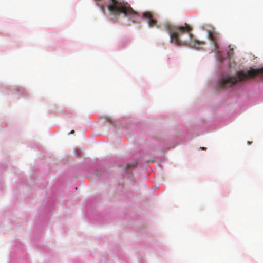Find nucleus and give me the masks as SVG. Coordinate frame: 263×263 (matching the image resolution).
I'll return each mask as SVG.
<instances>
[{"label": "nucleus", "mask_w": 263, "mask_h": 263, "mask_svg": "<svg viewBox=\"0 0 263 263\" xmlns=\"http://www.w3.org/2000/svg\"><path fill=\"white\" fill-rule=\"evenodd\" d=\"M164 27L170 34L171 42L177 45H192V28L187 23L183 26L166 23Z\"/></svg>", "instance_id": "nucleus-1"}, {"label": "nucleus", "mask_w": 263, "mask_h": 263, "mask_svg": "<svg viewBox=\"0 0 263 263\" xmlns=\"http://www.w3.org/2000/svg\"><path fill=\"white\" fill-rule=\"evenodd\" d=\"M258 74H263V67L251 69L246 71H239L235 75H228L222 77L218 83V87L219 88L231 87L238 82H243L249 78H254Z\"/></svg>", "instance_id": "nucleus-2"}, {"label": "nucleus", "mask_w": 263, "mask_h": 263, "mask_svg": "<svg viewBox=\"0 0 263 263\" xmlns=\"http://www.w3.org/2000/svg\"><path fill=\"white\" fill-rule=\"evenodd\" d=\"M208 37L213 45L212 51L217 52L218 42L220 39V34L216 31L214 28L211 27V29L208 30Z\"/></svg>", "instance_id": "nucleus-3"}, {"label": "nucleus", "mask_w": 263, "mask_h": 263, "mask_svg": "<svg viewBox=\"0 0 263 263\" xmlns=\"http://www.w3.org/2000/svg\"><path fill=\"white\" fill-rule=\"evenodd\" d=\"M142 17L147 20L149 27H153L157 26V21L153 18L151 12H144L142 14Z\"/></svg>", "instance_id": "nucleus-4"}, {"label": "nucleus", "mask_w": 263, "mask_h": 263, "mask_svg": "<svg viewBox=\"0 0 263 263\" xmlns=\"http://www.w3.org/2000/svg\"><path fill=\"white\" fill-rule=\"evenodd\" d=\"M137 162H134L132 164H128L127 167H128V168H129L130 167H135L137 166Z\"/></svg>", "instance_id": "nucleus-5"}, {"label": "nucleus", "mask_w": 263, "mask_h": 263, "mask_svg": "<svg viewBox=\"0 0 263 263\" xmlns=\"http://www.w3.org/2000/svg\"><path fill=\"white\" fill-rule=\"evenodd\" d=\"M233 49H230V51L228 53V55L229 57H231L233 55Z\"/></svg>", "instance_id": "nucleus-6"}, {"label": "nucleus", "mask_w": 263, "mask_h": 263, "mask_svg": "<svg viewBox=\"0 0 263 263\" xmlns=\"http://www.w3.org/2000/svg\"><path fill=\"white\" fill-rule=\"evenodd\" d=\"M97 4H98L99 6H101V8H102V9H103V7H104V4H102V3H100V2H97Z\"/></svg>", "instance_id": "nucleus-7"}, {"label": "nucleus", "mask_w": 263, "mask_h": 263, "mask_svg": "<svg viewBox=\"0 0 263 263\" xmlns=\"http://www.w3.org/2000/svg\"><path fill=\"white\" fill-rule=\"evenodd\" d=\"M74 133V130H71L69 133V135L70 134H73Z\"/></svg>", "instance_id": "nucleus-8"}, {"label": "nucleus", "mask_w": 263, "mask_h": 263, "mask_svg": "<svg viewBox=\"0 0 263 263\" xmlns=\"http://www.w3.org/2000/svg\"><path fill=\"white\" fill-rule=\"evenodd\" d=\"M200 149H202V150H205V149H206V148H205V147H200Z\"/></svg>", "instance_id": "nucleus-9"}, {"label": "nucleus", "mask_w": 263, "mask_h": 263, "mask_svg": "<svg viewBox=\"0 0 263 263\" xmlns=\"http://www.w3.org/2000/svg\"><path fill=\"white\" fill-rule=\"evenodd\" d=\"M196 43L198 44V45H200V42L198 41H196Z\"/></svg>", "instance_id": "nucleus-10"}]
</instances>
